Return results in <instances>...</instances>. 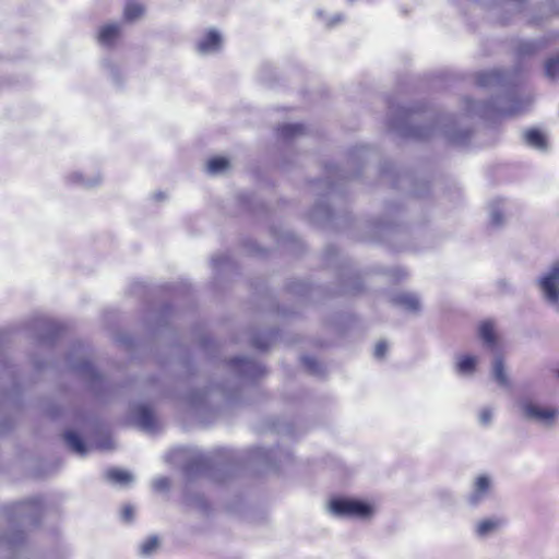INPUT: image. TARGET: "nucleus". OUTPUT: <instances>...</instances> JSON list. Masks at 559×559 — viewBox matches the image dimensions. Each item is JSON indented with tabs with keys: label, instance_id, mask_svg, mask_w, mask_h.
<instances>
[{
	"label": "nucleus",
	"instance_id": "f257e3e1",
	"mask_svg": "<svg viewBox=\"0 0 559 559\" xmlns=\"http://www.w3.org/2000/svg\"><path fill=\"white\" fill-rule=\"evenodd\" d=\"M389 128L403 138L426 140L438 130L452 144L464 145L471 138L472 131L462 128L456 118L451 115L435 117L424 112L420 107L389 106Z\"/></svg>",
	"mask_w": 559,
	"mask_h": 559
},
{
	"label": "nucleus",
	"instance_id": "f03ea898",
	"mask_svg": "<svg viewBox=\"0 0 559 559\" xmlns=\"http://www.w3.org/2000/svg\"><path fill=\"white\" fill-rule=\"evenodd\" d=\"M293 461L289 451L254 448L247 451V476L249 474L278 473Z\"/></svg>",
	"mask_w": 559,
	"mask_h": 559
},
{
	"label": "nucleus",
	"instance_id": "7ed1b4c3",
	"mask_svg": "<svg viewBox=\"0 0 559 559\" xmlns=\"http://www.w3.org/2000/svg\"><path fill=\"white\" fill-rule=\"evenodd\" d=\"M508 105H502L498 100L489 103H479L473 99H466V111L471 115L486 116L489 111L497 112L502 116H512L524 112L533 103L531 96L519 97L510 94L506 97Z\"/></svg>",
	"mask_w": 559,
	"mask_h": 559
},
{
	"label": "nucleus",
	"instance_id": "20e7f679",
	"mask_svg": "<svg viewBox=\"0 0 559 559\" xmlns=\"http://www.w3.org/2000/svg\"><path fill=\"white\" fill-rule=\"evenodd\" d=\"M542 299L559 312V261L552 262L535 281Z\"/></svg>",
	"mask_w": 559,
	"mask_h": 559
},
{
	"label": "nucleus",
	"instance_id": "39448f33",
	"mask_svg": "<svg viewBox=\"0 0 559 559\" xmlns=\"http://www.w3.org/2000/svg\"><path fill=\"white\" fill-rule=\"evenodd\" d=\"M329 512L338 518L368 519L372 515V507L364 501L347 498H334L329 503Z\"/></svg>",
	"mask_w": 559,
	"mask_h": 559
},
{
	"label": "nucleus",
	"instance_id": "423d86ee",
	"mask_svg": "<svg viewBox=\"0 0 559 559\" xmlns=\"http://www.w3.org/2000/svg\"><path fill=\"white\" fill-rule=\"evenodd\" d=\"M519 406L523 416L527 420L535 421L536 424L545 427L552 428L559 419V411L554 407H544L527 399H522Z\"/></svg>",
	"mask_w": 559,
	"mask_h": 559
},
{
	"label": "nucleus",
	"instance_id": "0eeeda50",
	"mask_svg": "<svg viewBox=\"0 0 559 559\" xmlns=\"http://www.w3.org/2000/svg\"><path fill=\"white\" fill-rule=\"evenodd\" d=\"M476 84L480 87H508L513 84V74L509 71L493 69L476 75Z\"/></svg>",
	"mask_w": 559,
	"mask_h": 559
},
{
	"label": "nucleus",
	"instance_id": "6e6552de",
	"mask_svg": "<svg viewBox=\"0 0 559 559\" xmlns=\"http://www.w3.org/2000/svg\"><path fill=\"white\" fill-rule=\"evenodd\" d=\"M224 38L216 28L207 29L195 43V51L200 56H212L222 51Z\"/></svg>",
	"mask_w": 559,
	"mask_h": 559
},
{
	"label": "nucleus",
	"instance_id": "1a4fd4ad",
	"mask_svg": "<svg viewBox=\"0 0 559 559\" xmlns=\"http://www.w3.org/2000/svg\"><path fill=\"white\" fill-rule=\"evenodd\" d=\"M491 479L487 475H479L475 478L471 493L467 496L468 506L476 508L489 496Z\"/></svg>",
	"mask_w": 559,
	"mask_h": 559
},
{
	"label": "nucleus",
	"instance_id": "9d476101",
	"mask_svg": "<svg viewBox=\"0 0 559 559\" xmlns=\"http://www.w3.org/2000/svg\"><path fill=\"white\" fill-rule=\"evenodd\" d=\"M233 159L226 156H214L204 164V171L212 177L225 176L233 169Z\"/></svg>",
	"mask_w": 559,
	"mask_h": 559
},
{
	"label": "nucleus",
	"instance_id": "9b49d317",
	"mask_svg": "<svg viewBox=\"0 0 559 559\" xmlns=\"http://www.w3.org/2000/svg\"><path fill=\"white\" fill-rule=\"evenodd\" d=\"M507 521L503 518L492 516L483 519L475 525V534L479 538H487L500 531Z\"/></svg>",
	"mask_w": 559,
	"mask_h": 559
},
{
	"label": "nucleus",
	"instance_id": "f8f14e48",
	"mask_svg": "<svg viewBox=\"0 0 559 559\" xmlns=\"http://www.w3.org/2000/svg\"><path fill=\"white\" fill-rule=\"evenodd\" d=\"M132 418L143 430L153 431L156 420L153 412L145 405H135L132 411Z\"/></svg>",
	"mask_w": 559,
	"mask_h": 559
},
{
	"label": "nucleus",
	"instance_id": "ddd939ff",
	"mask_svg": "<svg viewBox=\"0 0 559 559\" xmlns=\"http://www.w3.org/2000/svg\"><path fill=\"white\" fill-rule=\"evenodd\" d=\"M121 33L119 23H107L99 27L97 40L102 46L110 47L115 45Z\"/></svg>",
	"mask_w": 559,
	"mask_h": 559
},
{
	"label": "nucleus",
	"instance_id": "4468645a",
	"mask_svg": "<svg viewBox=\"0 0 559 559\" xmlns=\"http://www.w3.org/2000/svg\"><path fill=\"white\" fill-rule=\"evenodd\" d=\"M393 305L411 312H419L420 300L414 293H400L391 298Z\"/></svg>",
	"mask_w": 559,
	"mask_h": 559
},
{
	"label": "nucleus",
	"instance_id": "2eb2a0df",
	"mask_svg": "<svg viewBox=\"0 0 559 559\" xmlns=\"http://www.w3.org/2000/svg\"><path fill=\"white\" fill-rule=\"evenodd\" d=\"M276 337V332L272 330L257 332L250 334V346L255 350L263 353L266 352Z\"/></svg>",
	"mask_w": 559,
	"mask_h": 559
},
{
	"label": "nucleus",
	"instance_id": "dca6fc26",
	"mask_svg": "<svg viewBox=\"0 0 559 559\" xmlns=\"http://www.w3.org/2000/svg\"><path fill=\"white\" fill-rule=\"evenodd\" d=\"M548 45L546 38L534 39V40H521L515 47V53L521 57H531L537 53L540 49Z\"/></svg>",
	"mask_w": 559,
	"mask_h": 559
},
{
	"label": "nucleus",
	"instance_id": "f3484780",
	"mask_svg": "<svg viewBox=\"0 0 559 559\" xmlns=\"http://www.w3.org/2000/svg\"><path fill=\"white\" fill-rule=\"evenodd\" d=\"M306 133L301 123H285L277 129V135L286 143L294 142Z\"/></svg>",
	"mask_w": 559,
	"mask_h": 559
},
{
	"label": "nucleus",
	"instance_id": "a211bd4d",
	"mask_svg": "<svg viewBox=\"0 0 559 559\" xmlns=\"http://www.w3.org/2000/svg\"><path fill=\"white\" fill-rule=\"evenodd\" d=\"M523 141L528 146L545 152L548 147L546 136L538 129H528L523 132Z\"/></svg>",
	"mask_w": 559,
	"mask_h": 559
},
{
	"label": "nucleus",
	"instance_id": "6ab92c4d",
	"mask_svg": "<svg viewBox=\"0 0 559 559\" xmlns=\"http://www.w3.org/2000/svg\"><path fill=\"white\" fill-rule=\"evenodd\" d=\"M503 200H495L489 205V223L490 226L498 228L504 222Z\"/></svg>",
	"mask_w": 559,
	"mask_h": 559
},
{
	"label": "nucleus",
	"instance_id": "aec40b11",
	"mask_svg": "<svg viewBox=\"0 0 559 559\" xmlns=\"http://www.w3.org/2000/svg\"><path fill=\"white\" fill-rule=\"evenodd\" d=\"M479 337L483 343L490 349H495L497 337L493 324L490 321L483 322L478 329Z\"/></svg>",
	"mask_w": 559,
	"mask_h": 559
},
{
	"label": "nucleus",
	"instance_id": "412c9836",
	"mask_svg": "<svg viewBox=\"0 0 559 559\" xmlns=\"http://www.w3.org/2000/svg\"><path fill=\"white\" fill-rule=\"evenodd\" d=\"M64 441L67 445L78 455L84 456L88 449L87 445L83 442V440L74 432L67 431L64 433Z\"/></svg>",
	"mask_w": 559,
	"mask_h": 559
},
{
	"label": "nucleus",
	"instance_id": "4be33fe9",
	"mask_svg": "<svg viewBox=\"0 0 559 559\" xmlns=\"http://www.w3.org/2000/svg\"><path fill=\"white\" fill-rule=\"evenodd\" d=\"M71 367L86 380L94 381L99 379V374L95 370L94 366L86 359H81L78 362L71 361Z\"/></svg>",
	"mask_w": 559,
	"mask_h": 559
},
{
	"label": "nucleus",
	"instance_id": "5701e85b",
	"mask_svg": "<svg viewBox=\"0 0 559 559\" xmlns=\"http://www.w3.org/2000/svg\"><path fill=\"white\" fill-rule=\"evenodd\" d=\"M246 371H247V395H248L249 394V383L261 378L264 374L265 369L260 361L249 359L247 357Z\"/></svg>",
	"mask_w": 559,
	"mask_h": 559
},
{
	"label": "nucleus",
	"instance_id": "b1692460",
	"mask_svg": "<svg viewBox=\"0 0 559 559\" xmlns=\"http://www.w3.org/2000/svg\"><path fill=\"white\" fill-rule=\"evenodd\" d=\"M492 377L501 386H509V378L506 372L503 359L500 356H496L492 361Z\"/></svg>",
	"mask_w": 559,
	"mask_h": 559
},
{
	"label": "nucleus",
	"instance_id": "393cba45",
	"mask_svg": "<svg viewBox=\"0 0 559 559\" xmlns=\"http://www.w3.org/2000/svg\"><path fill=\"white\" fill-rule=\"evenodd\" d=\"M107 480L114 484L128 485L133 481V475L128 471L111 468L105 474Z\"/></svg>",
	"mask_w": 559,
	"mask_h": 559
},
{
	"label": "nucleus",
	"instance_id": "a878e982",
	"mask_svg": "<svg viewBox=\"0 0 559 559\" xmlns=\"http://www.w3.org/2000/svg\"><path fill=\"white\" fill-rule=\"evenodd\" d=\"M40 504L38 499H33L27 502H20L16 504V513L22 518H34L39 511Z\"/></svg>",
	"mask_w": 559,
	"mask_h": 559
},
{
	"label": "nucleus",
	"instance_id": "bb28decb",
	"mask_svg": "<svg viewBox=\"0 0 559 559\" xmlns=\"http://www.w3.org/2000/svg\"><path fill=\"white\" fill-rule=\"evenodd\" d=\"M144 13V8L142 4L135 1L127 2L123 11L124 20L128 22H134L140 19Z\"/></svg>",
	"mask_w": 559,
	"mask_h": 559
},
{
	"label": "nucleus",
	"instance_id": "cd10ccee",
	"mask_svg": "<svg viewBox=\"0 0 559 559\" xmlns=\"http://www.w3.org/2000/svg\"><path fill=\"white\" fill-rule=\"evenodd\" d=\"M476 361L474 356H462L456 364V371L461 374H472L475 371Z\"/></svg>",
	"mask_w": 559,
	"mask_h": 559
},
{
	"label": "nucleus",
	"instance_id": "c85d7f7f",
	"mask_svg": "<svg viewBox=\"0 0 559 559\" xmlns=\"http://www.w3.org/2000/svg\"><path fill=\"white\" fill-rule=\"evenodd\" d=\"M545 75L551 81L559 80V53L546 60Z\"/></svg>",
	"mask_w": 559,
	"mask_h": 559
},
{
	"label": "nucleus",
	"instance_id": "c756f323",
	"mask_svg": "<svg viewBox=\"0 0 559 559\" xmlns=\"http://www.w3.org/2000/svg\"><path fill=\"white\" fill-rule=\"evenodd\" d=\"M331 216H332L331 209L326 204H323V203L316 204L310 213L311 219H313L318 223L328 221L331 218Z\"/></svg>",
	"mask_w": 559,
	"mask_h": 559
},
{
	"label": "nucleus",
	"instance_id": "7c9ffc66",
	"mask_svg": "<svg viewBox=\"0 0 559 559\" xmlns=\"http://www.w3.org/2000/svg\"><path fill=\"white\" fill-rule=\"evenodd\" d=\"M343 170L336 166L326 167V178L324 180L325 187L331 193L335 189V182L333 181L335 178H345Z\"/></svg>",
	"mask_w": 559,
	"mask_h": 559
},
{
	"label": "nucleus",
	"instance_id": "2f4dec72",
	"mask_svg": "<svg viewBox=\"0 0 559 559\" xmlns=\"http://www.w3.org/2000/svg\"><path fill=\"white\" fill-rule=\"evenodd\" d=\"M158 547H159L158 537L151 536L141 544L140 554L144 557H150L157 551Z\"/></svg>",
	"mask_w": 559,
	"mask_h": 559
},
{
	"label": "nucleus",
	"instance_id": "473e14b6",
	"mask_svg": "<svg viewBox=\"0 0 559 559\" xmlns=\"http://www.w3.org/2000/svg\"><path fill=\"white\" fill-rule=\"evenodd\" d=\"M71 182L80 185L84 188H92L100 182V177L96 176L93 179H84L81 174H73L69 177Z\"/></svg>",
	"mask_w": 559,
	"mask_h": 559
},
{
	"label": "nucleus",
	"instance_id": "72a5a7b5",
	"mask_svg": "<svg viewBox=\"0 0 559 559\" xmlns=\"http://www.w3.org/2000/svg\"><path fill=\"white\" fill-rule=\"evenodd\" d=\"M302 364L310 373L316 376L322 373V367L316 358L306 356L302 358Z\"/></svg>",
	"mask_w": 559,
	"mask_h": 559
},
{
	"label": "nucleus",
	"instance_id": "f704fd0d",
	"mask_svg": "<svg viewBox=\"0 0 559 559\" xmlns=\"http://www.w3.org/2000/svg\"><path fill=\"white\" fill-rule=\"evenodd\" d=\"M170 480L167 477H158L153 481V488L157 491H165L169 488Z\"/></svg>",
	"mask_w": 559,
	"mask_h": 559
},
{
	"label": "nucleus",
	"instance_id": "c9c22d12",
	"mask_svg": "<svg viewBox=\"0 0 559 559\" xmlns=\"http://www.w3.org/2000/svg\"><path fill=\"white\" fill-rule=\"evenodd\" d=\"M368 153H369V150L367 146L355 147L350 152V159L353 162L359 160L361 158H365Z\"/></svg>",
	"mask_w": 559,
	"mask_h": 559
},
{
	"label": "nucleus",
	"instance_id": "e433bc0d",
	"mask_svg": "<svg viewBox=\"0 0 559 559\" xmlns=\"http://www.w3.org/2000/svg\"><path fill=\"white\" fill-rule=\"evenodd\" d=\"M288 290L295 294L305 295L308 292V286L301 282H293L288 285Z\"/></svg>",
	"mask_w": 559,
	"mask_h": 559
},
{
	"label": "nucleus",
	"instance_id": "4c0bfd02",
	"mask_svg": "<svg viewBox=\"0 0 559 559\" xmlns=\"http://www.w3.org/2000/svg\"><path fill=\"white\" fill-rule=\"evenodd\" d=\"M492 419V412L490 408H483L479 413V423L484 426L490 425Z\"/></svg>",
	"mask_w": 559,
	"mask_h": 559
},
{
	"label": "nucleus",
	"instance_id": "58836bf2",
	"mask_svg": "<svg viewBox=\"0 0 559 559\" xmlns=\"http://www.w3.org/2000/svg\"><path fill=\"white\" fill-rule=\"evenodd\" d=\"M388 350V344L384 341H380L376 344L373 355L376 358H383Z\"/></svg>",
	"mask_w": 559,
	"mask_h": 559
},
{
	"label": "nucleus",
	"instance_id": "ea45409f",
	"mask_svg": "<svg viewBox=\"0 0 559 559\" xmlns=\"http://www.w3.org/2000/svg\"><path fill=\"white\" fill-rule=\"evenodd\" d=\"M121 518L126 522H131L134 518V509L131 506H124L121 511Z\"/></svg>",
	"mask_w": 559,
	"mask_h": 559
},
{
	"label": "nucleus",
	"instance_id": "a19ab883",
	"mask_svg": "<svg viewBox=\"0 0 559 559\" xmlns=\"http://www.w3.org/2000/svg\"><path fill=\"white\" fill-rule=\"evenodd\" d=\"M227 257L224 254L215 255L212 258V264L214 267H219L222 264L227 262Z\"/></svg>",
	"mask_w": 559,
	"mask_h": 559
},
{
	"label": "nucleus",
	"instance_id": "79ce46f5",
	"mask_svg": "<svg viewBox=\"0 0 559 559\" xmlns=\"http://www.w3.org/2000/svg\"><path fill=\"white\" fill-rule=\"evenodd\" d=\"M246 248H247V255L258 252L255 243H253L252 241H249L248 239H247Z\"/></svg>",
	"mask_w": 559,
	"mask_h": 559
},
{
	"label": "nucleus",
	"instance_id": "37998d69",
	"mask_svg": "<svg viewBox=\"0 0 559 559\" xmlns=\"http://www.w3.org/2000/svg\"><path fill=\"white\" fill-rule=\"evenodd\" d=\"M344 16L342 14H336L332 17L331 21L328 22V26H334L337 23L342 22Z\"/></svg>",
	"mask_w": 559,
	"mask_h": 559
},
{
	"label": "nucleus",
	"instance_id": "c03bdc74",
	"mask_svg": "<svg viewBox=\"0 0 559 559\" xmlns=\"http://www.w3.org/2000/svg\"><path fill=\"white\" fill-rule=\"evenodd\" d=\"M354 283H355V285H354V287H353V288H347V287L345 288V292H346V293H353V294H355V293H357V292H359V290H360V283H359L358 278H355V280H354Z\"/></svg>",
	"mask_w": 559,
	"mask_h": 559
},
{
	"label": "nucleus",
	"instance_id": "a18cd8bd",
	"mask_svg": "<svg viewBox=\"0 0 559 559\" xmlns=\"http://www.w3.org/2000/svg\"><path fill=\"white\" fill-rule=\"evenodd\" d=\"M441 496L443 497V499L448 502V503H452L453 502V496L451 492H442Z\"/></svg>",
	"mask_w": 559,
	"mask_h": 559
},
{
	"label": "nucleus",
	"instance_id": "49530a36",
	"mask_svg": "<svg viewBox=\"0 0 559 559\" xmlns=\"http://www.w3.org/2000/svg\"><path fill=\"white\" fill-rule=\"evenodd\" d=\"M45 324H46L47 326H49L50 329H53V330H56V329H57L56 323H55V322H52V321H46V322H45Z\"/></svg>",
	"mask_w": 559,
	"mask_h": 559
},
{
	"label": "nucleus",
	"instance_id": "de8ad7c7",
	"mask_svg": "<svg viewBox=\"0 0 559 559\" xmlns=\"http://www.w3.org/2000/svg\"><path fill=\"white\" fill-rule=\"evenodd\" d=\"M155 198H156L157 200H159V199H163V198H164V195H163L162 193H156V194H155Z\"/></svg>",
	"mask_w": 559,
	"mask_h": 559
},
{
	"label": "nucleus",
	"instance_id": "09e8293b",
	"mask_svg": "<svg viewBox=\"0 0 559 559\" xmlns=\"http://www.w3.org/2000/svg\"><path fill=\"white\" fill-rule=\"evenodd\" d=\"M100 448H102V449H109V448H110V445H109V443H106V444H102V445H100Z\"/></svg>",
	"mask_w": 559,
	"mask_h": 559
},
{
	"label": "nucleus",
	"instance_id": "8fccbe9b",
	"mask_svg": "<svg viewBox=\"0 0 559 559\" xmlns=\"http://www.w3.org/2000/svg\"><path fill=\"white\" fill-rule=\"evenodd\" d=\"M280 311H281V313H282L283 316H289V312H287L286 310H280Z\"/></svg>",
	"mask_w": 559,
	"mask_h": 559
},
{
	"label": "nucleus",
	"instance_id": "3c124183",
	"mask_svg": "<svg viewBox=\"0 0 559 559\" xmlns=\"http://www.w3.org/2000/svg\"><path fill=\"white\" fill-rule=\"evenodd\" d=\"M414 193H415L416 195H418V197H423V195H424V193H423V192H420V191H415Z\"/></svg>",
	"mask_w": 559,
	"mask_h": 559
},
{
	"label": "nucleus",
	"instance_id": "603ef678",
	"mask_svg": "<svg viewBox=\"0 0 559 559\" xmlns=\"http://www.w3.org/2000/svg\"><path fill=\"white\" fill-rule=\"evenodd\" d=\"M322 14H323V12H322V11H320V10H319V11H317V15H318V16H320V17H321V16H322Z\"/></svg>",
	"mask_w": 559,
	"mask_h": 559
},
{
	"label": "nucleus",
	"instance_id": "864d4df0",
	"mask_svg": "<svg viewBox=\"0 0 559 559\" xmlns=\"http://www.w3.org/2000/svg\"><path fill=\"white\" fill-rule=\"evenodd\" d=\"M335 249L334 248H329L328 252H332L334 253Z\"/></svg>",
	"mask_w": 559,
	"mask_h": 559
},
{
	"label": "nucleus",
	"instance_id": "5fc2aeb1",
	"mask_svg": "<svg viewBox=\"0 0 559 559\" xmlns=\"http://www.w3.org/2000/svg\"><path fill=\"white\" fill-rule=\"evenodd\" d=\"M556 376L559 379V368L556 370Z\"/></svg>",
	"mask_w": 559,
	"mask_h": 559
}]
</instances>
